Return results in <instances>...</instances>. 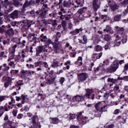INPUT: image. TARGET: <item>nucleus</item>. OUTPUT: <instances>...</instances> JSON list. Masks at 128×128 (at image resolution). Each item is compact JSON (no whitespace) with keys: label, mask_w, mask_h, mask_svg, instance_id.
Listing matches in <instances>:
<instances>
[{"label":"nucleus","mask_w":128,"mask_h":128,"mask_svg":"<svg viewBox=\"0 0 128 128\" xmlns=\"http://www.w3.org/2000/svg\"><path fill=\"white\" fill-rule=\"evenodd\" d=\"M65 78L64 77H62L60 80V82L61 84H62L64 82Z\"/></svg>","instance_id":"nucleus-55"},{"label":"nucleus","mask_w":128,"mask_h":128,"mask_svg":"<svg viewBox=\"0 0 128 128\" xmlns=\"http://www.w3.org/2000/svg\"><path fill=\"white\" fill-rule=\"evenodd\" d=\"M86 98V96H80V95H76L73 97V100H76V102H82V100H84V98Z\"/></svg>","instance_id":"nucleus-8"},{"label":"nucleus","mask_w":128,"mask_h":128,"mask_svg":"<svg viewBox=\"0 0 128 128\" xmlns=\"http://www.w3.org/2000/svg\"><path fill=\"white\" fill-rule=\"evenodd\" d=\"M32 74H36V72L34 71H30V70H22L20 72V74L22 77L24 78L26 75L28 74H32Z\"/></svg>","instance_id":"nucleus-6"},{"label":"nucleus","mask_w":128,"mask_h":128,"mask_svg":"<svg viewBox=\"0 0 128 128\" xmlns=\"http://www.w3.org/2000/svg\"><path fill=\"white\" fill-rule=\"evenodd\" d=\"M14 80V78H10L6 76H4L2 80H7V82H12V80Z\"/></svg>","instance_id":"nucleus-23"},{"label":"nucleus","mask_w":128,"mask_h":128,"mask_svg":"<svg viewBox=\"0 0 128 128\" xmlns=\"http://www.w3.org/2000/svg\"><path fill=\"white\" fill-rule=\"evenodd\" d=\"M98 0H92V8L94 12H96L100 8V6L98 4Z\"/></svg>","instance_id":"nucleus-7"},{"label":"nucleus","mask_w":128,"mask_h":128,"mask_svg":"<svg viewBox=\"0 0 128 128\" xmlns=\"http://www.w3.org/2000/svg\"><path fill=\"white\" fill-rule=\"evenodd\" d=\"M34 64L35 65V68H38V66H40V64H42V62L40 61L38 62H35Z\"/></svg>","instance_id":"nucleus-42"},{"label":"nucleus","mask_w":128,"mask_h":128,"mask_svg":"<svg viewBox=\"0 0 128 128\" xmlns=\"http://www.w3.org/2000/svg\"><path fill=\"white\" fill-rule=\"evenodd\" d=\"M44 46H38L36 48V56H40V54H41L42 52L44 50Z\"/></svg>","instance_id":"nucleus-11"},{"label":"nucleus","mask_w":128,"mask_h":128,"mask_svg":"<svg viewBox=\"0 0 128 128\" xmlns=\"http://www.w3.org/2000/svg\"><path fill=\"white\" fill-rule=\"evenodd\" d=\"M62 26L64 30H66V20H62Z\"/></svg>","instance_id":"nucleus-45"},{"label":"nucleus","mask_w":128,"mask_h":128,"mask_svg":"<svg viewBox=\"0 0 128 128\" xmlns=\"http://www.w3.org/2000/svg\"><path fill=\"white\" fill-rule=\"evenodd\" d=\"M120 110L119 109H116L114 111V114H120Z\"/></svg>","instance_id":"nucleus-62"},{"label":"nucleus","mask_w":128,"mask_h":128,"mask_svg":"<svg viewBox=\"0 0 128 128\" xmlns=\"http://www.w3.org/2000/svg\"><path fill=\"white\" fill-rule=\"evenodd\" d=\"M70 128H80V126H78L71 125L70 126Z\"/></svg>","instance_id":"nucleus-64"},{"label":"nucleus","mask_w":128,"mask_h":128,"mask_svg":"<svg viewBox=\"0 0 128 128\" xmlns=\"http://www.w3.org/2000/svg\"><path fill=\"white\" fill-rule=\"evenodd\" d=\"M32 0L26 1L24 5V6H30V4H32Z\"/></svg>","instance_id":"nucleus-37"},{"label":"nucleus","mask_w":128,"mask_h":128,"mask_svg":"<svg viewBox=\"0 0 128 128\" xmlns=\"http://www.w3.org/2000/svg\"><path fill=\"white\" fill-rule=\"evenodd\" d=\"M26 40H22V42H16L21 48H24V46H26Z\"/></svg>","instance_id":"nucleus-33"},{"label":"nucleus","mask_w":128,"mask_h":128,"mask_svg":"<svg viewBox=\"0 0 128 128\" xmlns=\"http://www.w3.org/2000/svg\"><path fill=\"white\" fill-rule=\"evenodd\" d=\"M4 113V108L3 106H0V118Z\"/></svg>","instance_id":"nucleus-36"},{"label":"nucleus","mask_w":128,"mask_h":128,"mask_svg":"<svg viewBox=\"0 0 128 128\" xmlns=\"http://www.w3.org/2000/svg\"><path fill=\"white\" fill-rule=\"evenodd\" d=\"M107 82H112V84H114L116 82V80L114 78H108Z\"/></svg>","instance_id":"nucleus-35"},{"label":"nucleus","mask_w":128,"mask_h":128,"mask_svg":"<svg viewBox=\"0 0 128 128\" xmlns=\"http://www.w3.org/2000/svg\"><path fill=\"white\" fill-rule=\"evenodd\" d=\"M115 22H120L122 20V14H118L114 16Z\"/></svg>","instance_id":"nucleus-19"},{"label":"nucleus","mask_w":128,"mask_h":128,"mask_svg":"<svg viewBox=\"0 0 128 128\" xmlns=\"http://www.w3.org/2000/svg\"><path fill=\"white\" fill-rule=\"evenodd\" d=\"M82 57H78V61L75 62L76 64H78V66H82Z\"/></svg>","instance_id":"nucleus-24"},{"label":"nucleus","mask_w":128,"mask_h":128,"mask_svg":"<svg viewBox=\"0 0 128 128\" xmlns=\"http://www.w3.org/2000/svg\"><path fill=\"white\" fill-rule=\"evenodd\" d=\"M40 40L42 42H44V44H46L47 46H48L52 44V40H50V38H46V36L44 35V34H42L40 36Z\"/></svg>","instance_id":"nucleus-4"},{"label":"nucleus","mask_w":128,"mask_h":128,"mask_svg":"<svg viewBox=\"0 0 128 128\" xmlns=\"http://www.w3.org/2000/svg\"><path fill=\"white\" fill-rule=\"evenodd\" d=\"M54 80H56V78H52L51 80H50L49 82H48V84H54Z\"/></svg>","instance_id":"nucleus-50"},{"label":"nucleus","mask_w":128,"mask_h":128,"mask_svg":"<svg viewBox=\"0 0 128 128\" xmlns=\"http://www.w3.org/2000/svg\"><path fill=\"white\" fill-rule=\"evenodd\" d=\"M48 23H49L50 24H52V26H55V24H56V20H48Z\"/></svg>","instance_id":"nucleus-28"},{"label":"nucleus","mask_w":128,"mask_h":128,"mask_svg":"<svg viewBox=\"0 0 128 128\" xmlns=\"http://www.w3.org/2000/svg\"><path fill=\"white\" fill-rule=\"evenodd\" d=\"M83 40H84L83 44H86L88 40L86 39V36L84 35L83 36Z\"/></svg>","instance_id":"nucleus-52"},{"label":"nucleus","mask_w":128,"mask_h":128,"mask_svg":"<svg viewBox=\"0 0 128 128\" xmlns=\"http://www.w3.org/2000/svg\"><path fill=\"white\" fill-rule=\"evenodd\" d=\"M80 32H82V28L76 29L75 30H74L76 34H80Z\"/></svg>","instance_id":"nucleus-61"},{"label":"nucleus","mask_w":128,"mask_h":128,"mask_svg":"<svg viewBox=\"0 0 128 128\" xmlns=\"http://www.w3.org/2000/svg\"><path fill=\"white\" fill-rule=\"evenodd\" d=\"M2 4L4 6H8V4H10V2H8V0H5L4 2H2Z\"/></svg>","instance_id":"nucleus-44"},{"label":"nucleus","mask_w":128,"mask_h":128,"mask_svg":"<svg viewBox=\"0 0 128 128\" xmlns=\"http://www.w3.org/2000/svg\"><path fill=\"white\" fill-rule=\"evenodd\" d=\"M10 100H11V101L8 102V104H10V106L12 104H14V102H16V100H14V98L10 97Z\"/></svg>","instance_id":"nucleus-48"},{"label":"nucleus","mask_w":128,"mask_h":128,"mask_svg":"<svg viewBox=\"0 0 128 128\" xmlns=\"http://www.w3.org/2000/svg\"><path fill=\"white\" fill-rule=\"evenodd\" d=\"M108 96H110V94L108 92L105 93L104 94V100L108 99Z\"/></svg>","instance_id":"nucleus-54"},{"label":"nucleus","mask_w":128,"mask_h":128,"mask_svg":"<svg viewBox=\"0 0 128 128\" xmlns=\"http://www.w3.org/2000/svg\"><path fill=\"white\" fill-rule=\"evenodd\" d=\"M110 28H112L108 26H106V28L104 30V32H108Z\"/></svg>","instance_id":"nucleus-49"},{"label":"nucleus","mask_w":128,"mask_h":128,"mask_svg":"<svg viewBox=\"0 0 128 128\" xmlns=\"http://www.w3.org/2000/svg\"><path fill=\"white\" fill-rule=\"evenodd\" d=\"M108 110V105H103L101 108V110L100 112H107Z\"/></svg>","instance_id":"nucleus-25"},{"label":"nucleus","mask_w":128,"mask_h":128,"mask_svg":"<svg viewBox=\"0 0 128 128\" xmlns=\"http://www.w3.org/2000/svg\"><path fill=\"white\" fill-rule=\"evenodd\" d=\"M88 78V74L86 73H82L79 74L78 78L81 81H84Z\"/></svg>","instance_id":"nucleus-12"},{"label":"nucleus","mask_w":128,"mask_h":128,"mask_svg":"<svg viewBox=\"0 0 128 128\" xmlns=\"http://www.w3.org/2000/svg\"><path fill=\"white\" fill-rule=\"evenodd\" d=\"M95 50L96 52H100V51L102 50V46H100V45H97L95 47Z\"/></svg>","instance_id":"nucleus-38"},{"label":"nucleus","mask_w":128,"mask_h":128,"mask_svg":"<svg viewBox=\"0 0 128 128\" xmlns=\"http://www.w3.org/2000/svg\"><path fill=\"white\" fill-rule=\"evenodd\" d=\"M70 120H74V118H76V114H70Z\"/></svg>","instance_id":"nucleus-56"},{"label":"nucleus","mask_w":128,"mask_h":128,"mask_svg":"<svg viewBox=\"0 0 128 128\" xmlns=\"http://www.w3.org/2000/svg\"><path fill=\"white\" fill-rule=\"evenodd\" d=\"M3 67V70L4 72L8 71L10 70V66H7L6 64H4L2 65Z\"/></svg>","instance_id":"nucleus-30"},{"label":"nucleus","mask_w":128,"mask_h":128,"mask_svg":"<svg viewBox=\"0 0 128 128\" xmlns=\"http://www.w3.org/2000/svg\"><path fill=\"white\" fill-rule=\"evenodd\" d=\"M86 94L84 96L88 97V98H90V96L94 92V90L92 89H86Z\"/></svg>","instance_id":"nucleus-16"},{"label":"nucleus","mask_w":128,"mask_h":128,"mask_svg":"<svg viewBox=\"0 0 128 128\" xmlns=\"http://www.w3.org/2000/svg\"><path fill=\"white\" fill-rule=\"evenodd\" d=\"M14 52L13 51L12 52H10L9 54V58L8 60V62H10V60H14Z\"/></svg>","instance_id":"nucleus-20"},{"label":"nucleus","mask_w":128,"mask_h":128,"mask_svg":"<svg viewBox=\"0 0 128 128\" xmlns=\"http://www.w3.org/2000/svg\"><path fill=\"white\" fill-rule=\"evenodd\" d=\"M8 96H1L0 95V103L4 102V100H6V98H8Z\"/></svg>","instance_id":"nucleus-31"},{"label":"nucleus","mask_w":128,"mask_h":128,"mask_svg":"<svg viewBox=\"0 0 128 128\" xmlns=\"http://www.w3.org/2000/svg\"><path fill=\"white\" fill-rule=\"evenodd\" d=\"M82 112H80L79 113H78V114H76L77 120L78 122H80V120L82 119Z\"/></svg>","instance_id":"nucleus-39"},{"label":"nucleus","mask_w":128,"mask_h":128,"mask_svg":"<svg viewBox=\"0 0 128 128\" xmlns=\"http://www.w3.org/2000/svg\"><path fill=\"white\" fill-rule=\"evenodd\" d=\"M8 82V81H7L4 84V86L5 88H8V86H10V82Z\"/></svg>","instance_id":"nucleus-59"},{"label":"nucleus","mask_w":128,"mask_h":128,"mask_svg":"<svg viewBox=\"0 0 128 128\" xmlns=\"http://www.w3.org/2000/svg\"><path fill=\"white\" fill-rule=\"evenodd\" d=\"M6 28H4L0 27V33L4 34V32H6Z\"/></svg>","instance_id":"nucleus-53"},{"label":"nucleus","mask_w":128,"mask_h":128,"mask_svg":"<svg viewBox=\"0 0 128 128\" xmlns=\"http://www.w3.org/2000/svg\"><path fill=\"white\" fill-rule=\"evenodd\" d=\"M18 126L14 125L12 122L6 123L4 124V128H16Z\"/></svg>","instance_id":"nucleus-15"},{"label":"nucleus","mask_w":128,"mask_h":128,"mask_svg":"<svg viewBox=\"0 0 128 128\" xmlns=\"http://www.w3.org/2000/svg\"><path fill=\"white\" fill-rule=\"evenodd\" d=\"M10 16L12 18H13L14 20V18H18V10H15L12 12Z\"/></svg>","instance_id":"nucleus-18"},{"label":"nucleus","mask_w":128,"mask_h":128,"mask_svg":"<svg viewBox=\"0 0 128 128\" xmlns=\"http://www.w3.org/2000/svg\"><path fill=\"white\" fill-rule=\"evenodd\" d=\"M42 8L43 10H44V12L45 14L46 13V12H48V4H44Z\"/></svg>","instance_id":"nucleus-34"},{"label":"nucleus","mask_w":128,"mask_h":128,"mask_svg":"<svg viewBox=\"0 0 128 128\" xmlns=\"http://www.w3.org/2000/svg\"><path fill=\"white\" fill-rule=\"evenodd\" d=\"M6 34H8L9 36H14V33L12 28H10L6 31Z\"/></svg>","instance_id":"nucleus-32"},{"label":"nucleus","mask_w":128,"mask_h":128,"mask_svg":"<svg viewBox=\"0 0 128 128\" xmlns=\"http://www.w3.org/2000/svg\"><path fill=\"white\" fill-rule=\"evenodd\" d=\"M104 39L106 40L107 42H110V40H112V37L110 36V35L108 34H106L104 38Z\"/></svg>","instance_id":"nucleus-46"},{"label":"nucleus","mask_w":128,"mask_h":128,"mask_svg":"<svg viewBox=\"0 0 128 128\" xmlns=\"http://www.w3.org/2000/svg\"><path fill=\"white\" fill-rule=\"evenodd\" d=\"M84 10H86V8H80L78 12H77V14H82L83 12H84Z\"/></svg>","instance_id":"nucleus-27"},{"label":"nucleus","mask_w":128,"mask_h":128,"mask_svg":"<svg viewBox=\"0 0 128 128\" xmlns=\"http://www.w3.org/2000/svg\"><path fill=\"white\" fill-rule=\"evenodd\" d=\"M30 120H31V122H32V125L31 126L30 128H40V124L36 122V116H33L32 118Z\"/></svg>","instance_id":"nucleus-5"},{"label":"nucleus","mask_w":128,"mask_h":128,"mask_svg":"<svg viewBox=\"0 0 128 128\" xmlns=\"http://www.w3.org/2000/svg\"><path fill=\"white\" fill-rule=\"evenodd\" d=\"M100 18L103 20L104 22H106L108 19V15H102L100 16Z\"/></svg>","instance_id":"nucleus-47"},{"label":"nucleus","mask_w":128,"mask_h":128,"mask_svg":"<svg viewBox=\"0 0 128 128\" xmlns=\"http://www.w3.org/2000/svg\"><path fill=\"white\" fill-rule=\"evenodd\" d=\"M109 6H110L111 8L113 10H118V6L116 4L114 1H110Z\"/></svg>","instance_id":"nucleus-9"},{"label":"nucleus","mask_w":128,"mask_h":128,"mask_svg":"<svg viewBox=\"0 0 128 128\" xmlns=\"http://www.w3.org/2000/svg\"><path fill=\"white\" fill-rule=\"evenodd\" d=\"M20 28H28L30 27V24H28V22H26V24H22L21 22L19 23Z\"/></svg>","instance_id":"nucleus-10"},{"label":"nucleus","mask_w":128,"mask_h":128,"mask_svg":"<svg viewBox=\"0 0 128 128\" xmlns=\"http://www.w3.org/2000/svg\"><path fill=\"white\" fill-rule=\"evenodd\" d=\"M18 44L16 43V44L14 45V46L12 47V52H16V47L18 46Z\"/></svg>","instance_id":"nucleus-57"},{"label":"nucleus","mask_w":128,"mask_h":128,"mask_svg":"<svg viewBox=\"0 0 128 128\" xmlns=\"http://www.w3.org/2000/svg\"><path fill=\"white\" fill-rule=\"evenodd\" d=\"M28 56V52L26 51L22 50V58H26Z\"/></svg>","instance_id":"nucleus-43"},{"label":"nucleus","mask_w":128,"mask_h":128,"mask_svg":"<svg viewBox=\"0 0 128 128\" xmlns=\"http://www.w3.org/2000/svg\"><path fill=\"white\" fill-rule=\"evenodd\" d=\"M116 28L118 34V35L117 36L116 41L115 42L116 44H115V45H114V46H120V44H121V42L118 41V40H120V34H122V36H126V34H124V28L116 26Z\"/></svg>","instance_id":"nucleus-1"},{"label":"nucleus","mask_w":128,"mask_h":128,"mask_svg":"<svg viewBox=\"0 0 128 128\" xmlns=\"http://www.w3.org/2000/svg\"><path fill=\"white\" fill-rule=\"evenodd\" d=\"M29 39L31 42H36V34H32Z\"/></svg>","instance_id":"nucleus-22"},{"label":"nucleus","mask_w":128,"mask_h":128,"mask_svg":"<svg viewBox=\"0 0 128 128\" xmlns=\"http://www.w3.org/2000/svg\"><path fill=\"white\" fill-rule=\"evenodd\" d=\"M90 120L88 118L87 116H84V118H81L80 121H78L79 124H86Z\"/></svg>","instance_id":"nucleus-13"},{"label":"nucleus","mask_w":128,"mask_h":128,"mask_svg":"<svg viewBox=\"0 0 128 128\" xmlns=\"http://www.w3.org/2000/svg\"><path fill=\"white\" fill-rule=\"evenodd\" d=\"M102 106H104V104L102 102H98L95 104V108L98 112H100V111L102 110H101L102 108Z\"/></svg>","instance_id":"nucleus-14"},{"label":"nucleus","mask_w":128,"mask_h":128,"mask_svg":"<svg viewBox=\"0 0 128 128\" xmlns=\"http://www.w3.org/2000/svg\"><path fill=\"white\" fill-rule=\"evenodd\" d=\"M40 14V12L38 11L34 12V10H32L30 12V14L34 16H38V14Z\"/></svg>","instance_id":"nucleus-29"},{"label":"nucleus","mask_w":128,"mask_h":128,"mask_svg":"<svg viewBox=\"0 0 128 128\" xmlns=\"http://www.w3.org/2000/svg\"><path fill=\"white\" fill-rule=\"evenodd\" d=\"M118 68V63L116 62H114L112 65L110 66V68L107 70L108 72H114Z\"/></svg>","instance_id":"nucleus-3"},{"label":"nucleus","mask_w":128,"mask_h":128,"mask_svg":"<svg viewBox=\"0 0 128 128\" xmlns=\"http://www.w3.org/2000/svg\"><path fill=\"white\" fill-rule=\"evenodd\" d=\"M50 44H52L53 46L54 52H56V54H58V50H60V48H62V42H60L58 41V38H56V39L55 40L54 42L52 41V42L50 43Z\"/></svg>","instance_id":"nucleus-2"},{"label":"nucleus","mask_w":128,"mask_h":128,"mask_svg":"<svg viewBox=\"0 0 128 128\" xmlns=\"http://www.w3.org/2000/svg\"><path fill=\"white\" fill-rule=\"evenodd\" d=\"M76 5L74 6V8H82V2H80V0H76Z\"/></svg>","instance_id":"nucleus-21"},{"label":"nucleus","mask_w":128,"mask_h":128,"mask_svg":"<svg viewBox=\"0 0 128 128\" xmlns=\"http://www.w3.org/2000/svg\"><path fill=\"white\" fill-rule=\"evenodd\" d=\"M110 64V60L107 59L103 62L102 66H108Z\"/></svg>","instance_id":"nucleus-41"},{"label":"nucleus","mask_w":128,"mask_h":128,"mask_svg":"<svg viewBox=\"0 0 128 128\" xmlns=\"http://www.w3.org/2000/svg\"><path fill=\"white\" fill-rule=\"evenodd\" d=\"M102 52H100L98 54H95V56L96 58H102Z\"/></svg>","instance_id":"nucleus-51"},{"label":"nucleus","mask_w":128,"mask_h":128,"mask_svg":"<svg viewBox=\"0 0 128 128\" xmlns=\"http://www.w3.org/2000/svg\"><path fill=\"white\" fill-rule=\"evenodd\" d=\"M18 114V110H14L12 111V114L14 116H16V114Z\"/></svg>","instance_id":"nucleus-60"},{"label":"nucleus","mask_w":128,"mask_h":128,"mask_svg":"<svg viewBox=\"0 0 128 128\" xmlns=\"http://www.w3.org/2000/svg\"><path fill=\"white\" fill-rule=\"evenodd\" d=\"M52 124H58L60 122V120L58 118H50Z\"/></svg>","instance_id":"nucleus-26"},{"label":"nucleus","mask_w":128,"mask_h":128,"mask_svg":"<svg viewBox=\"0 0 128 128\" xmlns=\"http://www.w3.org/2000/svg\"><path fill=\"white\" fill-rule=\"evenodd\" d=\"M24 116V115H22V114H19L18 115L17 118H18L20 119V118H22Z\"/></svg>","instance_id":"nucleus-63"},{"label":"nucleus","mask_w":128,"mask_h":128,"mask_svg":"<svg viewBox=\"0 0 128 128\" xmlns=\"http://www.w3.org/2000/svg\"><path fill=\"white\" fill-rule=\"evenodd\" d=\"M70 18H72V16L70 14H66L65 15V20H70Z\"/></svg>","instance_id":"nucleus-40"},{"label":"nucleus","mask_w":128,"mask_h":128,"mask_svg":"<svg viewBox=\"0 0 128 128\" xmlns=\"http://www.w3.org/2000/svg\"><path fill=\"white\" fill-rule=\"evenodd\" d=\"M122 6H125V4H128V0H124L122 2Z\"/></svg>","instance_id":"nucleus-58"},{"label":"nucleus","mask_w":128,"mask_h":128,"mask_svg":"<svg viewBox=\"0 0 128 128\" xmlns=\"http://www.w3.org/2000/svg\"><path fill=\"white\" fill-rule=\"evenodd\" d=\"M71 6H72V2H70V1L64 0L63 3V6H64V8H70Z\"/></svg>","instance_id":"nucleus-17"}]
</instances>
